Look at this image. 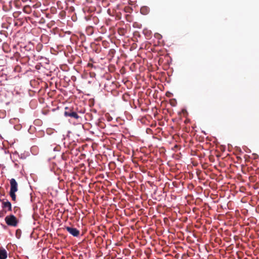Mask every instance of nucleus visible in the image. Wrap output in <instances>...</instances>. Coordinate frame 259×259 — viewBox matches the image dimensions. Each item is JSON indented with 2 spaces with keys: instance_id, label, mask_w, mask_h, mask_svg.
Masks as SVG:
<instances>
[{
  "instance_id": "nucleus-2",
  "label": "nucleus",
  "mask_w": 259,
  "mask_h": 259,
  "mask_svg": "<svg viewBox=\"0 0 259 259\" xmlns=\"http://www.w3.org/2000/svg\"><path fill=\"white\" fill-rule=\"evenodd\" d=\"M5 220L6 224L10 226L16 227L18 223V221L13 214L7 215L6 217Z\"/></svg>"
},
{
  "instance_id": "nucleus-5",
  "label": "nucleus",
  "mask_w": 259,
  "mask_h": 259,
  "mask_svg": "<svg viewBox=\"0 0 259 259\" xmlns=\"http://www.w3.org/2000/svg\"><path fill=\"white\" fill-rule=\"evenodd\" d=\"M7 257V251L4 248H0V259H6Z\"/></svg>"
},
{
  "instance_id": "nucleus-3",
  "label": "nucleus",
  "mask_w": 259,
  "mask_h": 259,
  "mask_svg": "<svg viewBox=\"0 0 259 259\" xmlns=\"http://www.w3.org/2000/svg\"><path fill=\"white\" fill-rule=\"evenodd\" d=\"M64 115L65 116H69L76 119H77L79 118V116L76 112L71 109H69L68 108H65Z\"/></svg>"
},
{
  "instance_id": "nucleus-7",
  "label": "nucleus",
  "mask_w": 259,
  "mask_h": 259,
  "mask_svg": "<svg viewBox=\"0 0 259 259\" xmlns=\"http://www.w3.org/2000/svg\"><path fill=\"white\" fill-rule=\"evenodd\" d=\"M147 8L146 7H142L141 9V12L143 14H146Z\"/></svg>"
},
{
  "instance_id": "nucleus-4",
  "label": "nucleus",
  "mask_w": 259,
  "mask_h": 259,
  "mask_svg": "<svg viewBox=\"0 0 259 259\" xmlns=\"http://www.w3.org/2000/svg\"><path fill=\"white\" fill-rule=\"evenodd\" d=\"M65 229L74 237H77L79 235V231L75 228L65 227Z\"/></svg>"
},
{
  "instance_id": "nucleus-6",
  "label": "nucleus",
  "mask_w": 259,
  "mask_h": 259,
  "mask_svg": "<svg viewBox=\"0 0 259 259\" xmlns=\"http://www.w3.org/2000/svg\"><path fill=\"white\" fill-rule=\"evenodd\" d=\"M3 207H8V210L9 211L12 210L11 203L9 201H7L6 202H3Z\"/></svg>"
},
{
  "instance_id": "nucleus-1",
  "label": "nucleus",
  "mask_w": 259,
  "mask_h": 259,
  "mask_svg": "<svg viewBox=\"0 0 259 259\" xmlns=\"http://www.w3.org/2000/svg\"><path fill=\"white\" fill-rule=\"evenodd\" d=\"M10 195L12 200L15 201L16 200L15 192L18 191V184L15 179L13 178L10 180Z\"/></svg>"
}]
</instances>
